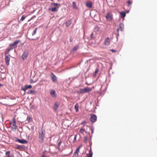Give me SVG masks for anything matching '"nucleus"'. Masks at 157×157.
Listing matches in <instances>:
<instances>
[{
	"label": "nucleus",
	"mask_w": 157,
	"mask_h": 157,
	"mask_svg": "<svg viewBox=\"0 0 157 157\" xmlns=\"http://www.w3.org/2000/svg\"><path fill=\"white\" fill-rule=\"evenodd\" d=\"M45 136V131L42 129L39 132L38 141L40 143H42L44 142V138Z\"/></svg>",
	"instance_id": "obj_1"
},
{
	"label": "nucleus",
	"mask_w": 157,
	"mask_h": 157,
	"mask_svg": "<svg viewBox=\"0 0 157 157\" xmlns=\"http://www.w3.org/2000/svg\"><path fill=\"white\" fill-rule=\"evenodd\" d=\"M59 5L58 3H52L51 6L49 8L48 10L52 12H57L58 10Z\"/></svg>",
	"instance_id": "obj_2"
},
{
	"label": "nucleus",
	"mask_w": 157,
	"mask_h": 157,
	"mask_svg": "<svg viewBox=\"0 0 157 157\" xmlns=\"http://www.w3.org/2000/svg\"><path fill=\"white\" fill-rule=\"evenodd\" d=\"M9 124L12 130L16 129L17 126L16 125V121L15 118H13L12 120L9 122Z\"/></svg>",
	"instance_id": "obj_3"
},
{
	"label": "nucleus",
	"mask_w": 157,
	"mask_h": 157,
	"mask_svg": "<svg viewBox=\"0 0 157 157\" xmlns=\"http://www.w3.org/2000/svg\"><path fill=\"white\" fill-rule=\"evenodd\" d=\"M92 90V89L89 87H86L84 89H81L77 91V93L78 94L86 93Z\"/></svg>",
	"instance_id": "obj_4"
},
{
	"label": "nucleus",
	"mask_w": 157,
	"mask_h": 157,
	"mask_svg": "<svg viewBox=\"0 0 157 157\" xmlns=\"http://www.w3.org/2000/svg\"><path fill=\"white\" fill-rule=\"evenodd\" d=\"M97 119V117L96 115L94 114H91L90 120L92 122H95L96 121Z\"/></svg>",
	"instance_id": "obj_5"
},
{
	"label": "nucleus",
	"mask_w": 157,
	"mask_h": 157,
	"mask_svg": "<svg viewBox=\"0 0 157 157\" xmlns=\"http://www.w3.org/2000/svg\"><path fill=\"white\" fill-rule=\"evenodd\" d=\"M5 56L6 64L8 66L9 64L10 56V55H5Z\"/></svg>",
	"instance_id": "obj_6"
},
{
	"label": "nucleus",
	"mask_w": 157,
	"mask_h": 157,
	"mask_svg": "<svg viewBox=\"0 0 157 157\" xmlns=\"http://www.w3.org/2000/svg\"><path fill=\"white\" fill-rule=\"evenodd\" d=\"M110 44V39L109 37L105 38V39L104 44L105 46H109Z\"/></svg>",
	"instance_id": "obj_7"
},
{
	"label": "nucleus",
	"mask_w": 157,
	"mask_h": 157,
	"mask_svg": "<svg viewBox=\"0 0 157 157\" xmlns=\"http://www.w3.org/2000/svg\"><path fill=\"white\" fill-rule=\"evenodd\" d=\"M124 29V25L123 23H120L119 24V28L117 29V35H119V31L120 29L121 31H123Z\"/></svg>",
	"instance_id": "obj_8"
},
{
	"label": "nucleus",
	"mask_w": 157,
	"mask_h": 157,
	"mask_svg": "<svg viewBox=\"0 0 157 157\" xmlns=\"http://www.w3.org/2000/svg\"><path fill=\"white\" fill-rule=\"evenodd\" d=\"M106 18L107 20L109 21H111L112 20V15L110 13H107L106 16Z\"/></svg>",
	"instance_id": "obj_9"
},
{
	"label": "nucleus",
	"mask_w": 157,
	"mask_h": 157,
	"mask_svg": "<svg viewBox=\"0 0 157 157\" xmlns=\"http://www.w3.org/2000/svg\"><path fill=\"white\" fill-rule=\"evenodd\" d=\"M51 78L52 81L53 82H55L57 80V77L53 74V73H51Z\"/></svg>",
	"instance_id": "obj_10"
},
{
	"label": "nucleus",
	"mask_w": 157,
	"mask_h": 157,
	"mask_svg": "<svg viewBox=\"0 0 157 157\" xmlns=\"http://www.w3.org/2000/svg\"><path fill=\"white\" fill-rule=\"evenodd\" d=\"M86 5L88 8H92V3L90 1H87L86 3Z\"/></svg>",
	"instance_id": "obj_11"
},
{
	"label": "nucleus",
	"mask_w": 157,
	"mask_h": 157,
	"mask_svg": "<svg viewBox=\"0 0 157 157\" xmlns=\"http://www.w3.org/2000/svg\"><path fill=\"white\" fill-rule=\"evenodd\" d=\"M60 105L59 103L58 102H56L54 104V105L53 108L54 109L55 111H56L59 107Z\"/></svg>",
	"instance_id": "obj_12"
},
{
	"label": "nucleus",
	"mask_w": 157,
	"mask_h": 157,
	"mask_svg": "<svg viewBox=\"0 0 157 157\" xmlns=\"http://www.w3.org/2000/svg\"><path fill=\"white\" fill-rule=\"evenodd\" d=\"M17 141L19 143L23 144H26L28 143L27 141L26 140L24 139L20 140L19 139H17Z\"/></svg>",
	"instance_id": "obj_13"
},
{
	"label": "nucleus",
	"mask_w": 157,
	"mask_h": 157,
	"mask_svg": "<svg viewBox=\"0 0 157 157\" xmlns=\"http://www.w3.org/2000/svg\"><path fill=\"white\" fill-rule=\"evenodd\" d=\"M24 87H25L24 88H21V90H23L24 91H25L27 89H30V88H32V86L31 85H26Z\"/></svg>",
	"instance_id": "obj_14"
},
{
	"label": "nucleus",
	"mask_w": 157,
	"mask_h": 157,
	"mask_svg": "<svg viewBox=\"0 0 157 157\" xmlns=\"http://www.w3.org/2000/svg\"><path fill=\"white\" fill-rule=\"evenodd\" d=\"M79 151V148H77L75 151V152L74 153L72 157H78V153Z\"/></svg>",
	"instance_id": "obj_15"
},
{
	"label": "nucleus",
	"mask_w": 157,
	"mask_h": 157,
	"mask_svg": "<svg viewBox=\"0 0 157 157\" xmlns=\"http://www.w3.org/2000/svg\"><path fill=\"white\" fill-rule=\"evenodd\" d=\"M28 56V53L27 52H24L23 53L22 57L23 59L24 60H25Z\"/></svg>",
	"instance_id": "obj_16"
},
{
	"label": "nucleus",
	"mask_w": 157,
	"mask_h": 157,
	"mask_svg": "<svg viewBox=\"0 0 157 157\" xmlns=\"http://www.w3.org/2000/svg\"><path fill=\"white\" fill-rule=\"evenodd\" d=\"M20 40H18L14 41L12 44H11V46L14 48L16 46L17 44L20 42Z\"/></svg>",
	"instance_id": "obj_17"
},
{
	"label": "nucleus",
	"mask_w": 157,
	"mask_h": 157,
	"mask_svg": "<svg viewBox=\"0 0 157 157\" xmlns=\"http://www.w3.org/2000/svg\"><path fill=\"white\" fill-rule=\"evenodd\" d=\"M29 94H35L36 93V91L35 90H30L28 92Z\"/></svg>",
	"instance_id": "obj_18"
},
{
	"label": "nucleus",
	"mask_w": 157,
	"mask_h": 157,
	"mask_svg": "<svg viewBox=\"0 0 157 157\" xmlns=\"http://www.w3.org/2000/svg\"><path fill=\"white\" fill-rule=\"evenodd\" d=\"M71 23V21L70 20H68L66 21L65 23L66 26L67 27L69 26Z\"/></svg>",
	"instance_id": "obj_19"
},
{
	"label": "nucleus",
	"mask_w": 157,
	"mask_h": 157,
	"mask_svg": "<svg viewBox=\"0 0 157 157\" xmlns=\"http://www.w3.org/2000/svg\"><path fill=\"white\" fill-rule=\"evenodd\" d=\"M50 93L51 95L54 97H55L56 96V92L55 91L53 90H52L50 91Z\"/></svg>",
	"instance_id": "obj_20"
},
{
	"label": "nucleus",
	"mask_w": 157,
	"mask_h": 157,
	"mask_svg": "<svg viewBox=\"0 0 157 157\" xmlns=\"http://www.w3.org/2000/svg\"><path fill=\"white\" fill-rule=\"evenodd\" d=\"M62 141L61 140H59L58 143V148L59 150L62 151L63 150V149L60 147V145Z\"/></svg>",
	"instance_id": "obj_21"
},
{
	"label": "nucleus",
	"mask_w": 157,
	"mask_h": 157,
	"mask_svg": "<svg viewBox=\"0 0 157 157\" xmlns=\"http://www.w3.org/2000/svg\"><path fill=\"white\" fill-rule=\"evenodd\" d=\"M93 155V152L91 151V149L90 150L88 154H87V157H92Z\"/></svg>",
	"instance_id": "obj_22"
},
{
	"label": "nucleus",
	"mask_w": 157,
	"mask_h": 157,
	"mask_svg": "<svg viewBox=\"0 0 157 157\" xmlns=\"http://www.w3.org/2000/svg\"><path fill=\"white\" fill-rule=\"evenodd\" d=\"M121 17L122 18H124L126 16V13L125 12H120Z\"/></svg>",
	"instance_id": "obj_23"
},
{
	"label": "nucleus",
	"mask_w": 157,
	"mask_h": 157,
	"mask_svg": "<svg viewBox=\"0 0 157 157\" xmlns=\"http://www.w3.org/2000/svg\"><path fill=\"white\" fill-rule=\"evenodd\" d=\"M73 8L75 9H77V8L76 6V3L75 2H73L72 3Z\"/></svg>",
	"instance_id": "obj_24"
},
{
	"label": "nucleus",
	"mask_w": 157,
	"mask_h": 157,
	"mask_svg": "<svg viewBox=\"0 0 157 157\" xmlns=\"http://www.w3.org/2000/svg\"><path fill=\"white\" fill-rule=\"evenodd\" d=\"M75 111L76 112H77L78 111V103H76L75 106Z\"/></svg>",
	"instance_id": "obj_25"
},
{
	"label": "nucleus",
	"mask_w": 157,
	"mask_h": 157,
	"mask_svg": "<svg viewBox=\"0 0 157 157\" xmlns=\"http://www.w3.org/2000/svg\"><path fill=\"white\" fill-rule=\"evenodd\" d=\"M78 45H75L73 47V51H76L78 49Z\"/></svg>",
	"instance_id": "obj_26"
},
{
	"label": "nucleus",
	"mask_w": 157,
	"mask_h": 157,
	"mask_svg": "<svg viewBox=\"0 0 157 157\" xmlns=\"http://www.w3.org/2000/svg\"><path fill=\"white\" fill-rule=\"evenodd\" d=\"M32 120V118L30 117H28L27 118V120L30 122Z\"/></svg>",
	"instance_id": "obj_27"
},
{
	"label": "nucleus",
	"mask_w": 157,
	"mask_h": 157,
	"mask_svg": "<svg viewBox=\"0 0 157 157\" xmlns=\"http://www.w3.org/2000/svg\"><path fill=\"white\" fill-rule=\"evenodd\" d=\"M10 51V50L7 48L6 51L5 52V55H9L8 54Z\"/></svg>",
	"instance_id": "obj_28"
},
{
	"label": "nucleus",
	"mask_w": 157,
	"mask_h": 157,
	"mask_svg": "<svg viewBox=\"0 0 157 157\" xmlns=\"http://www.w3.org/2000/svg\"><path fill=\"white\" fill-rule=\"evenodd\" d=\"M85 132V130L83 128H81L80 131H79V132L81 133V134H83V133Z\"/></svg>",
	"instance_id": "obj_29"
},
{
	"label": "nucleus",
	"mask_w": 157,
	"mask_h": 157,
	"mask_svg": "<svg viewBox=\"0 0 157 157\" xmlns=\"http://www.w3.org/2000/svg\"><path fill=\"white\" fill-rule=\"evenodd\" d=\"M99 28L98 27V26H97V27H96L94 29V31H95V32H98L99 31Z\"/></svg>",
	"instance_id": "obj_30"
},
{
	"label": "nucleus",
	"mask_w": 157,
	"mask_h": 157,
	"mask_svg": "<svg viewBox=\"0 0 157 157\" xmlns=\"http://www.w3.org/2000/svg\"><path fill=\"white\" fill-rule=\"evenodd\" d=\"M37 30V28H36L34 30L32 34V36H33L34 35L36 34V32Z\"/></svg>",
	"instance_id": "obj_31"
},
{
	"label": "nucleus",
	"mask_w": 157,
	"mask_h": 157,
	"mask_svg": "<svg viewBox=\"0 0 157 157\" xmlns=\"http://www.w3.org/2000/svg\"><path fill=\"white\" fill-rule=\"evenodd\" d=\"M88 140V138L87 136H85L84 139L83 141L84 143H86L87 141Z\"/></svg>",
	"instance_id": "obj_32"
},
{
	"label": "nucleus",
	"mask_w": 157,
	"mask_h": 157,
	"mask_svg": "<svg viewBox=\"0 0 157 157\" xmlns=\"http://www.w3.org/2000/svg\"><path fill=\"white\" fill-rule=\"evenodd\" d=\"M127 3H128V6H129L130 5H131L132 4V2L130 0H128L127 2Z\"/></svg>",
	"instance_id": "obj_33"
},
{
	"label": "nucleus",
	"mask_w": 157,
	"mask_h": 157,
	"mask_svg": "<svg viewBox=\"0 0 157 157\" xmlns=\"http://www.w3.org/2000/svg\"><path fill=\"white\" fill-rule=\"evenodd\" d=\"M13 47L11 46V44L9 45V47L8 48V49H10V50L13 49Z\"/></svg>",
	"instance_id": "obj_34"
},
{
	"label": "nucleus",
	"mask_w": 157,
	"mask_h": 157,
	"mask_svg": "<svg viewBox=\"0 0 157 157\" xmlns=\"http://www.w3.org/2000/svg\"><path fill=\"white\" fill-rule=\"evenodd\" d=\"M23 148V147L21 146V145H18L17 147L16 148L17 149H19L20 148Z\"/></svg>",
	"instance_id": "obj_35"
},
{
	"label": "nucleus",
	"mask_w": 157,
	"mask_h": 157,
	"mask_svg": "<svg viewBox=\"0 0 157 157\" xmlns=\"http://www.w3.org/2000/svg\"><path fill=\"white\" fill-rule=\"evenodd\" d=\"M10 151H7L6 152V154L7 156L8 157V156H10Z\"/></svg>",
	"instance_id": "obj_36"
},
{
	"label": "nucleus",
	"mask_w": 157,
	"mask_h": 157,
	"mask_svg": "<svg viewBox=\"0 0 157 157\" xmlns=\"http://www.w3.org/2000/svg\"><path fill=\"white\" fill-rule=\"evenodd\" d=\"M90 38L91 39H93L94 37V33H92L90 35Z\"/></svg>",
	"instance_id": "obj_37"
},
{
	"label": "nucleus",
	"mask_w": 157,
	"mask_h": 157,
	"mask_svg": "<svg viewBox=\"0 0 157 157\" xmlns=\"http://www.w3.org/2000/svg\"><path fill=\"white\" fill-rule=\"evenodd\" d=\"M25 17L24 16H23L21 17L20 19V20L21 21H23L25 19Z\"/></svg>",
	"instance_id": "obj_38"
},
{
	"label": "nucleus",
	"mask_w": 157,
	"mask_h": 157,
	"mask_svg": "<svg viewBox=\"0 0 157 157\" xmlns=\"http://www.w3.org/2000/svg\"><path fill=\"white\" fill-rule=\"evenodd\" d=\"M77 135H75V136L74 140L73 141V142H75L76 141V137H77Z\"/></svg>",
	"instance_id": "obj_39"
},
{
	"label": "nucleus",
	"mask_w": 157,
	"mask_h": 157,
	"mask_svg": "<svg viewBox=\"0 0 157 157\" xmlns=\"http://www.w3.org/2000/svg\"><path fill=\"white\" fill-rule=\"evenodd\" d=\"M98 71H99V70H98V68H96L95 70V74H97L98 73Z\"/></svg>",
	"instance_id": "obj_40"
},
{
	"label": "nucleus",
	"mask_w": 157,
	"mask_h": 157,
	"mask_svg": "<svg viewBox=\"0 0 157 157\" xmlns=\"http://www.w3.org/2000/svg\"><path fill=\"white\" fill-rule=\"evenodd\" d=\"M73 39L72 37H71L70 38V42H72L73 41Z\"/></svg>",
	"instance_id": "obj_41"
},
{
	"label": "nucleus",
	"mask_w": 157,
	"mask_h": 157,
	"mask_svg": "<svg viewBox=\"0 0 157 157\" xmlns=\"http://www.w3.org/2000/svg\"><path fill=\"white\" fill-rule=\"evenodd\" d=\"M86 123V122L85 121H83L82 122V124L84 126L85 125V124Z\"/></svg>",
	"instance_id": "obj_42"
},
{
	"label": "nucleus",
	"mask_w": 157,
	"mask_h": 157,
	"mask_svg": "<svg viewBox=\"0 0 157 157\" xmlns=\"http://www.w3.org/2000/svg\"><path fill=\"white\" fill-rule=\"evenodd\" d=\"M30 83H34V82H33V80L32 79H31V80H30Z\"/></svg>",
	"instance_id": "obj_43"
},
{
	"label": "nucleus",
	"mask_w": 157,
	"mask_h": 157,
	"mask_svg": "<svg viewBox=\"0 0 157 157\" xmlns=\"http://www.w3.org/2000/svg\"><path fill=\"white\" fill-rule=\"evenodd\" d=\"M33 17H32L30 19H29L28 20V22H29V21H30L31 20H32L33 19Z\"/></svg>",
	"instance_id": "obj_44"
},
{
	"label": "nucleus",
	"mask_w": 157,
	"mask_h": 157,
	"mask_svg": "<svg viewBox=\"0 0 157 157\" xmlns=\"http://www.w3.org/2000/svg\"><path fill=\"white\" fill-rule=\"evenodd\" d=\"M94 129H93L91 128V132L92 133H93V132H94Z\"/></svg>",
	"instance_id": "obj_45"
},
{
	"label": "nucleus",
	"mask_w": 157,
	"mask_h": 157,
	"mask_svg": "<svg viewBox=\"0 0 157 157\" xmlns=\"http://www.w3.org/2000/svg\"><path fill=\"white\" fill-rule=\"evenodd\" d=\"M111 51L112 52H115V51H114V50H113V49H111Z\"/></svg>",
	"instance_id": "obj_46"
},
{
	"label": "nucleus",
	"mask_w": 157,
	"mask_h": 157,
	"mask_svg": "<svg viewBox=\"0 0 157 157\" xmlns=\"http://www.w3.org/2000/svg\"><path fill=\"white\" fill-rule=\"evenodd\" d=\"M3 86V85L1 84L0 83V87L2 86Z\"/></svg>",
	"instance_id": "obj_47"
},
{
	"label": "nucleus",
	"mask_w": 157,
	"mask_h": 157,
	"mask_svg": "<svg viewBox=\"0 0 157 157\" xmlns=\"http://www.w3.org/2000/svg\"><path fill=\"white\" fill-rule=\"evenodd\" d=\"M45 157V156H44V155H43V156H42V157Z\"/></svg>",
	"instance_id": "obj_48"
},
{
	"label": "nucleus",
	"mask_w": 157,
	"mask_h": 157,
	"mask_svg": "<svg viewBox=\"0 0 157 157\" xmlns=\"http://www.w3.org/2000/svg\"><path fill=\"white\" fill-rule=\"evenodd\" d=\"M10 157V156H8V157Z\"/></svg>",
	"instance_id": "obj_49"
}]
</instances>
